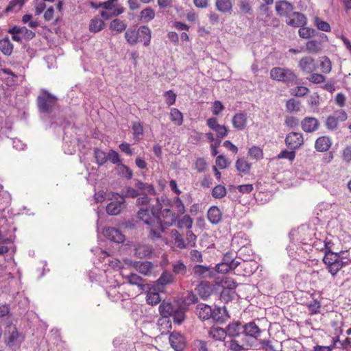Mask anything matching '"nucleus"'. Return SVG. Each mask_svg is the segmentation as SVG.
Here are the masks:
<instances>
[{
    "mask_svg": "<svg viewBox=\"0 0 351 351\" xmlns=\"http://www.w3.org/2000/svg\"><path fill=\"white\" fill-rule=\"evenodd\" d=\"M177 306H173L171 302H162L159 306V312L162 317L167 318L176 312Z\"/></svg>",
    "mask_w": 351,
    "mask_h": 351,
    "instance_id": "25",
    "label": "nucleus"
},
{
    "mask_svg": "<svg viewBox=\"0 0 351 351\" xmlns=\"http://www.w3.org/2000/svg\"><path fill=\"white\" fill-rule=\"evenodd\" d=\"M138 39L143 43L145 47L149 45L152 38V32L149 27L142 25L138 29Z\"/></svg>",
    "mask_w": 351,
    "mask_h": 351,
    "instance_id": "22",
    "label": "nucleus"
},
{
    "mask_svg": "<svg viewBox=\"0 0 351 351\" xmlns=\"http://www.w3.org/2000/svg\"><path fill=\"white\" fill-rule=\"evenodd\" d=\"M325 125L328 130H335L338 128L339 121L333 115L327 117Z\"/></svg>",
    "mask_w": 351,
    "mask_h": 351,
    "instance_id": "59",
    "label": "nucleus"
},
{
    "mask_svg": "<svg viewBox=\"0 0 351 351\" xmlns=\"http://www.w3.org/2000/svg\"><path fill=\"white\" fill-rule=\"evenodd\" d=\"M215 7L221 13H228L232 10V2L231 0H216Z\"/></svg>",
    "mask_w": 351,
    "mask_h": 351,
    "instance_id": "28",
    "label": "nucleus"
},
{
    "mask_svg": "<svg viewBox=\"0 0 351 351\" xmlns=\"http://www.w3.org/2000/svg\"><path fill=\"white\" fill-rule=\"evenodd\" d=\"M123 278L130 285L137 286L141 293L145 291L147 287L145 280L137 274L132 273L129 275L124 276Z\"/></svg>",
    "mask_w": 351,
    "mask_h": 351,
    "instance_id": "13",
    "label": "nucleus"
},
{
    "mask_svg": "<svg viewBox=\"0 0 351 351\" xmlns=\"http://www.w3.org/2000/svg\"><path fill=\"white\" fill-rule=\"evenodd\" d=\"M163 97L165 99L166 104L171 106L176 103V94L171 90H167L164 93Z\"/></svg>",
    "mask_w": 351,
    "mask_h": 351,
    "instance_id": "63",
    "label": "nucleus"
},
{
    "mask_svg": "<svg viewBox=\"0 0 351 351\" xmlns=\"http://www.w3.org/2000/svg\"><path fill=\"white\" fill-rule=\"evenodd\" d=\"M162 202L165 205L173 207L177 212L176 215H178V217L180 215H183L186 211L184 204L178 196L175 197L173 202L169 199L166 198L162 199Z\"/></svg>",
    "mask_w": 351,
    "mask_h": 351,
    "instance_id": "15",
    "label": "nucleus"
},
{
    "mask_svg": "<svg viewBox=\"0 0 351 351\" xmlns=\"http://www.w3.org/2000/svg\"><path fill=\"white\" fill-rule=\"evenodd\" d=\"M173 281V276L171 274L168 272H163L160 277L158 279L157 283L158 285L165 286L171 283Z\"/></svg>",
    "mask_w": 351,
    "mask_h": 351,
    "instance_id": "53",
    "label": "nucleus"
},
{
    "mask_svg": "<svg viewBox=\"0 0 351 351\" xmlns=\"http://www.w3.org/2000/svg\"><path fill=\"white\" fill-rule=\"evenodd\" d=\"M239 8L242 13L246 14H251L252 12V8L251 3L248 0H240L238 3Z\"/></svg>",
    "mask_w": 351,
    "mask_h": 351,
    "instance_id": "58",
    "label": "nucleus"
},
{
    "mask_svg": "<svg viewBox=\"0 0 351 351\" xmlns=\"http://www.w3.org/2000/svg\"><path fill=\"white\" fill-rule=\"evenodd\" d=\"M306 51L313 54H317L322 50V42L317 40H310L306 43Z\"/></svg>",
    "mask_w": 351,
    "mask_h": 351,
    "instance_id": "29",
    "label": "nucleus"
},
{
    "mask_svg": "<svg viewBox=\"0 0 351 351\" xmlns=\"http://www.w3.org/2000/svg\"><path fill=\"white\" fill-rule=\"evenodd\" d=\"M240 264V268L243 271L244 276H250L258 269L257 263L253 261H242Z\"/></svg>",
    "mask_w": 351,
    "mask_h": 351,
    "instance_id": "24",
    "label": "nucleus"
},
{
    "mask_svg": "<svg viewBox=\"0 0 351 351\" xmlns=\"http://www.w3.org/2000/svg\"><path fill=\"white\" fill-rule=\"evenodd\" d=\"M194 169L197 173H204L207 169V163L204 158H197L193 164Z\"/></svg>",
    "mask_w": 351,
    "mask_h": 351,
    "instance_id": "49",
    "label": "nucleus"
},
{
    "mask_svg": "<svg viewBox=\"0 0 351 351\" xmlns=\"http://www.w3.org/2000/svg\"><path fill=\"white\" fill-rule=\"evenodd\" d=\"M244 340L242 342H239L235 339H232L228 342V348L232 351H243L245 350Z\"/></svg>",
    "mask_w": 351,
    "mask_h": 351,
    "instance_id": "54",
    "label": "nucleus"
},
{
    "mask_svg": "<svg viewBox=\"0 0 351 351\" xmlns=\"http://www.w3.org/2000/svg\"><path fill=\"white\" fill-rule=\"evenodd\" d=\"M271 80L283 82L287 85L293 84L298 82V75L291 69L276 66L273 67L269 72Z\"/></svg>",
    "mask_w": 351,
    "mask_h": 351,
    "instance_id": "2",
    "label": "nucleus"
},
{
    "mask_svg": "<svg viewBox=\"0 0 351 351\" xmlns=\"http://www.w3.org/2000/svg\"><path fill=\"white\" fill-rule=\"evenodd\" d=\"M339 260H341V258L338 254L329 251L325 254L323 261L328 266Z\"/></svg>",
    "mask_w": 351,
    "mask_h": 351,
    "instance_id": "50",
    "label": "nucleus"
},
{
    "mask_svg": "<svg viewBox=\"0 0 351 351\" xmlns=\"http://www.w3.org/2000/svg\"><path fill=\"white\" fill-rule=\"evenodd\" d=\"M161 215L162 217V227L164 226H171L176 223L178 221V217L176 213L172 211L169 208H165L161 211Z\"/></svg>",
    "mask_w": 351,
    "mask_h": 351,
    "instance_id": "16",
    "label": "nucleus"
},
{
    "mask_svg": "<svg viewBox=\"0 0 351 351\" xmlns=\"http://www.w3.org/2000/svg\"><path fill=\"white\" fill-rule=\"evenodd\" d=\"M275 10L277 14L286 19L293 12L294 6L287 0H281L276 2Z\"/></svg>",
    "mask_w": 351,
    "mask_h": 351,
    "instance_id": "9",
    "label": "nucleus"
},
{
    "mask_svg": "<svg viewBox=\"0 0 351 351\" xmlns=\"http://www.w3.org/2000/svg\"><path fill=\"white\" fill-rule=\"evenodd\" d=\"M196 313L201 320H208L212 316V308L206 304H199L196 306Z\"/></svg>",
    "mask_w": 351,
    "mask_h": 351,
    "instance_id": "21",
    "label": "nucleus"
},
{
    "mask_svg": "<svg viewBox=\"0 0 351 351\" xmlns=\"http://www.w3.org/2000/svg\"><path fill=\"white\" fill-rule=\"evenodd\" d=\"M133 266L137 271L144 276L151 274L153 269V264L147 261L135 262Z\"/></svg>",
    "mask_w": 351,
    "mask_h": 351,
    "instance_id": "20",
    "label": "nucleus"
},
{
    "mask_svg": "<svg viewBox=\"0 0 351 351\" xmlns=\"http://www.w3.org/2000/svg\"><path fill=\"white\" fill-rule=\"evenodd\" d=\"M261 348L265 351H276L271 341L269 339H261L259 341Z\"/></svg>",
    "mask_w": 351,
    "mask_h": 351,
    "instance_id": "64",
    "label": "nucleus"
},
{
    "mask_svg": "<svg viewBox=\"0 0 351 351\" xmlns=\"http://www.w3.org/2000/svg\"><path fill=\"white\" fill-rule=\"evenodd\" d=\"M160 294L157 292L149 291L147 294V302L151 305H156L160 302Z\"/></svg>",
    "mask_w": 351,
    "mask_h": 351,
    "instance_id": "60",
    "label": "nucleus"
},
{
    "mask_svg": "<svg viewBox=\"0 0 351 351\" xmlns=\"http://www.w3.org/2000/svg\"><path fill=\"white\" fill-rule=\"evenodd\" d=\"M127 25L119 19L112 20L110 23V29L119 33L124 31Z\"/></svg>",
    "mask_w": 351,
    "mask_h": 351,
    "instance_id": "41",
    "label": "nucleus"
},
{
    "mask_svg": "<svg viewBox=\"0 0 351 351\" xmlns=\"http://www.w3.org/2000/svg\"><path fill=\"white\" fill-rule=\"evenodd\" d=\"M197 290L198 294L204 300H206L211 295L213 291L209 283L205 282L199 283L197 286Z\"/></svg>",
    "mask_w": 351,
    "mask_h": 351,
    "instance_id": "30",
    "label": "nucleus"
},
{
    "mask_svg": "<svg viewBox=\"0 0 351 351\" xmlns=\"http://www.w3.org/2000/svg\"><path fill=\"white\" fill-rule=\"evenodd\" d=\"M319 127V122L317 119L311 117H306L301 121L302 130L307 133H312L317 130Z\"/></svg>",
    "mask_w": 351,
    "mask_h": 351,
    "instance_id": "12",
    "label": "nucleus"
},
{
    "mask_svg": "<svg viewBox=\"0 0 351 351\" xmlns=\"http://www.w3.org/2000/svg\"><path fill=\"white\" fill-rule=\"evenodd\" d=\"M56 97L47 91L43 93V95L38 97V106L40 112H49L53 109Z\"/></svg>",
    "mask_w": 351,
    "mask_h": 351,
    "instance_id": "5",
    "label": "nucleus"
},
{
    "mask_svg": "<svg viewBox=\"0 0 351 351\" xmlns=\"http://www.w3.org/2000/svg\"><path fill=\"white\" fill-rule=\"evenodd\" d=\"M286 145L291 149H297L304 144V137L300 132H292L285 138Z\"/></svg>",
    "mask_w": 351,
    "mask_h": 351,
    "instance_id": "6",
    "label": "nucleus"
},
{
    "mask_svg": "<svg viewBox=\"0 0 351 351\" xmlns=\"http://www.w3.org/2000/svg\"><path fill=\"white\" fill-rule=\"evenodd\" d=\"M311 315H315L320 313L321 304L317 300L311 301L306 304Z\"/></svg>",
    "mask_w": 351,
    "mask_h": 351,
    "instance_id": "56",
    "label": "nucleus"
},
{
    "mask_svg": "<svg viewBox=\"0 0 351 351\" xmlns=\"http://www.w3.org/2000/svg\"><path fill=\"white\" fill-rule=\"evenodd\" d=\"M235 167L240 173L247 174L250 171L251 165L243 158H238L235 162Z\"/></svg>",
    "mask_w": 351,
    "mask_h": 351,
    "instance_id": "35",
    "label": "nucleus"
},
{
    "mask_svg": "<svg viewBox=\"0 0 351 351\" xmlns=\"http://www.w3.org/2000/svg\"><path fill=\"white\" fill-rule=\"evenodd\" d=\"M226 335L230 337H239L243 331V325L240 322L229 324L226 328Z\"/></svg>",
    "mask_w": 351,
    "mask_h": 351,
    "instance_id": "23",
    "label": "nucleus"
},
{
    "mask_svg": "<svg viewBox=\"0 0 351 351\" xmlns=\"http://www.w3.org/2000/svg\"><path fill=\"white\" fill-rule=\"evenodd\" d=\"M234 128L237 130H243L247 125V116L244 112L236 113L232 119Z\"/></svg>",
    "mask_w": 351,
    "mask_h": 351,
    "instance_id": "14",
    "label": "nucleus"
},
{
    "mask_svg": "<svg viewBox=\"0 0 351 351\" xmlns=\"http://www.w3.org/2000/svg\"><path fill=\"white\" fill-rule=\"evenodd\" d=\"M309 93V89L303 86H298L290 89V94L295 97H304Z\"/></svg>",
    "mask_w": 351,
    "mask_h": 351,
    "instance_id": "44",
    "label": "nucleus"
},
{
    "mask_svg": "<svg viewBox=\"0 0 351 351\" xmlns=\"http://www.w3.org/2000/svg\"><path fill=\"white\" fill-rule=\"evenodd\" d=\"M25 3V0H11L8 5L5 9V12H18Z\"/></svg>",
    "mask_w": 351,
    "mask_h": 351,
    "instance_id": "40",
    "label": "nucleus"
},
{
    "mask_svg": "<svg viewBox=\"0 0 351 351\" xmlns=\"http://www.w3.org/2000/svg\"><path fill=\"white\" fill-rule=\"evenodd\" d=\"M319 66L323 73L328 74L331 71L332 62L329 58L327 56H323L320 58Z\"/></svg>",
    "mask_w": 351,
    "mask_h": 351,
    "instance_id": "43",
    "label": "nucleus"
},
{
    "mask_svg": "<svg viewBox=\"0 0 351 351\" xmlns=\"http://www.w3.org/2000/svg\"><path fill=\"white\" fill-rule=\"evenodd\" d=\"M10 34H22L25 39L32 40L36 36L35 33L28 29L26 27L14 26L8 31Z\"/></svg>",
    "mask_w": 351,
    "mask_h": 351,
    "instance_id": "19",
    "label": "nucleus"
},
{
    "mask_svg": "<svg viewBox=\"0 0 351 351\" xmlns=\"http://www.w3.org/2000/svg\"><path fill=\"white\" fill-rule=\"evenodd\" d=\"M348 264V261L343 262L341 259L328 265V271L332 276H335L343 266Z\"/></svg>",
    "mask_w": 351,
    "mask_h": 351,
    "instance_id": "51",
    "label": "nucleus"
},
{
    "mask_svg": "<svg viewBox=\"0 0 351 351\" xmlns=\"http://www.w3.org/2000/svg\"><path fill=\"white\" fill-rule=\"evenodd\" d=\"M298 67L305 74L313 73L317 69L315 59L311 56L302 58L298 62Z\"/></svg>",
    "mask_w": 351,
    "mask_h": 351,
    "instance_id": "7",
    "label": "nucleus"
},
{
    "mask_svg": "<svg viewBox=\"0 0 351 351\" xmlns=\"http://www.w3.org/2000/svg\"><path fill=\"white\" fill-rule=\"evenodd\" d=\"M103 234L108 239L118 243H122L125 241V236L119 230L113 227L105 228Z\"/></svg>",
    "mask_w": 351,
    "mask_h": 351,
    "instance_id": "10",
    "label": "nucleus"
},
{
    "mask_svg": "<svg viewBox=\"0 0 351 351\" xmlns=\"http://www.w3.org/2000/svg\"><path fill=\"white\" fill-rule=\"evenodd\" d=\"M155 17L154 10L150 8H146L141 11L138 20L142 23H148Z\"/></svg>",
    "mask_w": 351,
    "mask_h": 351,
    "instance_id": "33",
    "label": "nucleus"
},
{
    "mask_svg": "<svg viewBox=\"0 0 351 351\" xmlns=\"http://www.w3.org/2000/svg\"><path fill=\"white\" fill-rule=\"evenodd\" d=\"M243 332L246 337L258 340L262 333V330L254 321H252L243 325Z\"/></svg>",
    "mask_w": 351,
    "mask_h": 351,
    "instance_id": "11",
    "label": "nucleus"
},
{
    "mask_svg": "<svg viewBox=\"0 0 351 351\" xmlns=\"http://www.w3.org/2000/svg\"><path fill=\"white\" fill-rule=\"evenodd\" d=\"M171 316L173 322L178 324H182L185 318L184 312L178 306L176 307V312H173Z\"/></svg>",
    "mask_w": 351,
    "mask_h": 351,
    "instance_id": "61",
    "label": "nucleus"
},
{
    "mask_svg": "<svg viewBox=\"0 0 351 351\" xmlns=\"http://www.w3.org/2000/svg\"><path fill=\"white\" fill-rule=\"evenodd\" d=\"M285 22L289 26L300 27L301 26H306L307 18L301 12H293L286 19Z\"/></svg>",
    "mask_w": 351,
    "mask_h": 351,
    "instance_id": "8",
    "label": "nucleus"
},
{
    "mask_svg": "<svg viewBox=\"0 0 351 351\" xmlns=\"http://www.w3.org/2000/svg\"><path fill=\"white\" fill-rule=\"evenodd\" d=\"M332 139L328 136H319L315 143V148L317 152H327L332 145Z\"/></svg>",
    "mask_w": 351,
    "mask_h": 351,
    "instance_id": "18",
    "label": "nucleus"
},
{
    "mask_svg": "<svg viewBox=\"0 0 351 351\" xmlns=\"http://www.w3.org/2000/svg\"><path fill=\"white\" fill-rule=\"evenodd\" d=\"M94 155L97 163L100 166L104 165L108 160V154L99 149H95Z\"/></svg>",
    "mask_w": 351,
    "mask_h": 351,
    "instance_id": "46",
    "label": "nucleus"
},
{
    "mask_svg": "<svg viewBox=\"0 0 351 351\" xmlns=\"http://www.w3.org/2000/svg\"><path fill=\"white\" fill-rule=\"evenodd\" d=\"M227 193L226 189L222 185H217L212 191V195L217 199H221L226 196Z\"/></svg>",
    "mask_w": 351,
    "mask_h": 351,
    "instance_id": "55",
    "label": "nucleus"
},
{
    "mask_svg": "<svg viewBox=\"0 0 351 351\" xmlns=\"http://www.w3.org/2000/svg\"><path fill=\"white\" fill-rule=\"evenodd\" d=\"M315 30L313 28L305 26L300 27L298 30L299 36L302 38H309L314 35Z\"/></svg>",
    "mask_w": 351,
    "mask_h": 351,
    "instance_id": "62",
    "label": "nucleus"
},
{
    "mask_svg": "<svg viewBox=\"0 0 351 351\" xmlns=\"http://www.w3.org/2000/svg\"><path fill=\"white\" fill-rule=\"evenodd\" d=\"M300 101L295 99H290L286 103L287 110L289 112H299L300 110Z\"/></svg>",
    "mask_w": 351,
    "mask_h": 351,
    "instance_id": "52",
    "label": "nucleus"
},
{
    "mask_svg": "<svg viewBox=\"0 0 351 351\" xmlns=\"http://www.w3.org/2000/svg\"><path fill=\"white\" fill-rule=\"evenodd\" d=\"M3 338L5 343L9 347L19 345L21 342L17 328L13 324H9L5 327Z\"/></svg>",
    "mask_w": 351,
    "mask_h": 351,
    "instance_id": "4",
    "label": "nucleus"
},
{
    "mask_svg": "<svg viewBox=\"0 0 351 351\" xmlns=\"http://www.w3.org/2000/svg\"><path fill=\"white\" fill-rule=\"evenodd\" d=\"M14 45L8 37L0 40V51L5 56H10L13 51Z\"/></svg>",
    "mask_w": 351,
    "mask_h": 351,
    "instance_id": "34",
    "label": "nucleus"
},
{
    "mask_svg": "<svg viewBox=\"0 0 351 351\" xmlns=\"http://www.w3.org/2000/svg\"><path fill=\"white\" fill-rule=\"evenodd\" d=\"M135 254L140 258H148L153 253V248L147 245H138L135 247Z\"/></svg>",
    "mask_w": 351,
    "mask_h": 351,
    "instance_id": "26",
    "label": "nucleus"
},
{
    "mask_svg": "<svg viewBox=\"0 0 351 351\" xmlns=\"http://www.w3.org/2000/svg\"><path fill=\"white\" fill-rule=\"evenodd\" d=\"M112 201L106 206V212L110 215H117L125 208V197L119 193H112Z\"/></svg>",
    "mask_w": 351,
    "mask_h": 351,
    "instance_id": "3",
    "label": "nucleus"
},
{
    "mask_svg": "<svg viewBox=\"0 0 351 351\" xmlns=\"http://www.w3.org/2000/svg\"><path fill=\"white\" fill-rule=\"evenodd\" d=\"M156 201L157 205L156 206H152L146 208H141L137 213L138 218L147 226L148 236L152 240L160 238L164 231L162 220L159 216L162 205L160 203L159 198H157Z\"/></svg>",
    "mask_w": 351,
    "mask_h": 351,
    "instance_id": "1",
    "label": "nucleus"
},
{
    "mask_svg": "<svg viewBox=\"0 0 351 351\" xmlns=\"http://www.w3.org/2000/svg\"><path fill=\"white\" fill-rule=\"evenodd\" d=\"M248 156L255 160H261L264 157L263 149L258 146H252L248 149Z\"/></svg>",
    "mask_w": 351,
    "mask_h": 351,
    "instance_id": "39",
    "label": "nucleus"
},
{
    "mask_svg": "<svg viewBox=\"0 0 351 351\" xmlns=\"http://www.w3.org/2000/svg\"><path fill=\"white\" fill-rule=\"evenodd\" d=\"M171 237L174 241V245L180 248L184 249L186 247V244L184 243L182 235L177 230H172L171 231Z\"/></svg>",
    "mask_w": 351,
    "mask_h": 351,
    "instance_id": "38",
    "label": "nucleus"
},
{
    "mask_svg": "<svg viewBox=\"0 0 351 351\" xmlns=\"http://www.w3.org/2000/svg\"><path fill=\"white\" fill-rule=\"evenodd\" d=\"M193 221L189 215H184L181 219L178 220L177 226L179 228H186L190 230L192 228Z\"/></svg>",
    "mask_w": 351,
    "mask_h": 351,
    "instance_id": "47",
    "label": "nucleus"
},
{
    "mask_svg": "<svg viewBox=\"0 0 351 351\" xmlns=\"http://www.w3.org/2000/svg\"><path fill=\"white\" fill-rule=\"evenodd\" d=\"M295 158V152L294 149H291V151H288L287 149H284L280 152V154L277 156L278 159H287L290 162H293Z\"/></svg>",
    "mask_w": 351,
    "mask_h": 351,
    "instance_id": "57",
    "label": "nucleus"
},
{
    "mask_svg": "<svg viewBox=\"0 0 351 351\" xmlns=\"http://www.w3.org/2000/svg\"><path fill=\"white\" fill-rule=\"evenodd\" d=\"M169 339L171 347L175 350L180 351L183 349L184 346V337L182 334L173 332L170 335Z\"/></svg>",
    "mask_w": 351,
    "mask_h": 351,
    "instance_id": "17",
    "label": "nucleus"
},
{
    "mask_svg": "<svg viewBox=\"0 0 351 351\" xmlns=\"http://www.w3.org/2000/svg\"><path fill=\"white\" fill-rule=\"evenodd\" d=\"M313 21L314 25L317 27L318 29L326 32H330V25L328 22L323 21L322 19L317 16H315L314 18Z\"/></svg>",
    "mask_w": 351,
    "mask_h": 351,
    "instance_id": "45",
    "label": "nucleus"
},
{
    "mask_svg": "<svg viewBox=\"0 0 351 351\" xmlns=\"http://www.w3.org/2000/svg\"><path fill=\"white\" fill-rule=\"evenodd\" d=\"M209 335L215 340L224 341L227 335L226 328L220 327H212L209 330Z\"/></svg>",
    "mask_w": 351,
    "mask_h": 351,
    "instance_id": "31",
    "label": "nucleus"
},
{
    "mask_svg": "<svg viewBox=\"0 0 351 351\" xmlns=\"http://www.w3.org/2000/svg\"><path fill=\"white\" fill-rule=\"evenodd\" d=\"M170 119L176 125L180 126L183 123V114L176 108H173L170 110Z\"/></svg>",
    "mask_w": 351,
    "mask_h": 351,
    "instance_id": "36",
    "label": "nucleus"
},
{
    "mask_svg": "<svg viewBox=\"0 0 351 351\" xmlns=\"http://www.w3.org/2000/svg\"><path fill=\"white\" fill-rule=\"evenodd\" d=\"M105 27L104 21L98 16H95L90 21L88 29L90 32L97 33Z\"/></svg>",
    "mask_w": 351,
    "mask_h": 351,
    "instance_id": "27",
    "label": "nucleus"
},
{
    "mask_svg": "<svg viewBox=\"0 0 351 351\" xmlns=\"http://www.w3.org/2000/svg\"><path fill=\"white\" fill-rule=\"evenodd\" d=\"M208 219L212 223L217 224L221 219V212L217 206H212L208 210Z\"/></svg>",
    "mask_w": 351,
    "mask_h": 351,
    "instance_id": "32",
    "label": "nucleus"
},
{
    "mask_svg": "<svg viewBox=\"0 0 351 351\" xmlns=\"http://www.w3.org/2000/svg\"><path fill=\"white\" fill-rule=\"evenodd\" d=\"M210 271V268L208 267L197 265L193 267V271L194 275L198 278H204L206 276L207 273Z\"/></svg>",
    "mask_w": 351,
    "mask_h": 351,
    "instance_id": "48",
    "label": "nucleus"
},
{
    "mask_svg": "<svg viewBox=\"0 0 351 351\" xmlns=\"http://www.w3.org/2000/svg\"><path fill=\"white\" fill-rule=\"evenodd\" d=\"M136 186L142 191H147L149 194L155 195L156 194V189L153 184H147L142 181L138 180Z\"/></svg>",
    "mask_w": 351,
    "mask_h": 351,
    "instance_id": "42",
    "label": "nucleus"
},
{
    "mask_svg": "<svg viewBox=\"0 0 351 351\" xmlns=\"http://www.w3.org/2000/svg\"><path fill=\"white\" fill-rule=\"evenodd\" d=\"M125 38L127 43L130 45H136L138 41V29H128L125 32Z\"/></svg>",
    "mask_w": 351,
    "mask_h": 351,
    "instance_id": "37",
    "label": "nucleus"
}]
</instances>
